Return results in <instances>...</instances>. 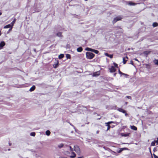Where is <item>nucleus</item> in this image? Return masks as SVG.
<instances>
[{
  "label": "nucleus",
  "instance_id": "obj_19",
  "mask_svg": "<svg viewBox=\"0 0 158 158\" xmlns=\"http://www.w3.org/2000/svg\"><path fill=\"white\" fill-rule=\"evenodd\" d=\"M153 63L155 64L158 65V60H153Z\"/></svg>",
  "mask_w": 158,
  "mask_h": 158
},
{
  "label": "nucleus",
  "instance_id": "obj_57",
  "mask_svg": "<svg viewBox=\"0 0 158 158\" xmlns=\"http://www.w3.org/2000/svg\"><path fill=\"white\" fill-rule=\"evenodd\" d=\"M8 150H10V149H8Z\"/></svg>",
  "mask_w": 158,
  "mask_h": 158
},
{
  "label": "nucleus",
  "instance_id": "obj_40",
  "mask_svg": "<svg viewBox=\"0 0 158 158\" xmlns=\"http://www.w3.org/2000/svg\"><path fill=\"white\" fill-rule=\"evenodd\" d=\"M69 148H70V151L71 152H72L73 151V148L71 146H69Z\"/></svg>",
  "mask_w": 158,
  "mask_h": 158
},
{
  "label": "nucleus",
  "instance_id": "obj_5",
  "mask_svg": "<svg viewBox=\"0 0 158 158\" xmlns=\"http://www.w3.org/2000/svg\"><path fill=\"white\" fill-rule=\"evenodd\" d=\"M109 69L110 72H114L116 71V69L113 66H111V68H110Z\"/></svg>",
  "mask_w": 158,
  "mask_h": 158
},
{
  "label": "nucleus",
  "instance_id": "obj_34",
  "mask_svg": "<svg viewBox=\"0 0 158 158\" xmlns=\"http://www.w3.org/2000/svg\"><path fill=\"white\" fill-rule=\"evenodd\" d=\"M90 49V48L87 47L85 48V50L86 51H89Z\"/></svg>",
  "mask_w": 158,
  "mask_h": 158
},
{
  "label": "nucleus",
  "instance_id": "obj_32",
  "mask_svg": "<svg viewBox=\"0 0 158 158\" xmlns=\"http://www.w3.org/2000/svg\"><path fill=\"white\" fill-rule=\"evenodd\" d=\"M106 125L107 126V131L111 127L110 125H108L107 124H106Z\"/></svg>",
  "mask_w": 158,
  "mask_h": 158
},
{
  "label": "nucleus",
  "instance_id": "obj_1",
  "mask_svg": "<svg viewBox=\"0 0 158 158\" xmlns=\"http://www.w3.org/2000/svg\"><path fill=\"white\" fill-rule=\"evenodd\" d=\"M43 7V3L40 1H38L35 3L34 8L35 12H39L41 10Z\"/></svg>",
  "mask_w": 158,
  "mask_h": 158
},
{
  "label": "nucleus",
  "instance_id": "obj_16",
  "mask_svg": "<svg viewBox=\"0 0 158 158\" xmlns=\"http://www.w3.org/2000/svg\"><path fill=\"white\" fill-rule=\"evenodd\" d=\"M150 52V51H146L143 52V53L146 55V56L149 54Z\"/></svg>",
  "mask_w": 158,
  "mask_h": 158
},
{
  "label": "nucleus",
  "instance_id": "obj_25",
  "mask_svg": "<svg viewBox=\"0 0 158 158\" xmlns=\"http://www.w3.org/2000/svg\"><path fill=\"white\" fill-rule=\"evenodd\" d=\"M135 4L132 2H130L128 3V5H130V6H134L135 5Z\"/></svg>",
  "mask_w": 158,
  "mask_h": 158
},
{
  "label": "nucleus",
  "instance_id": "obj_42",
  "mask_svg": "<svg viewBox=\"0 0 158 158\" xmlns=\"http://www.w3.org/2000/svg\"><path fill=\"white\" fill-rule=\"evenodd\" d=\"M155 142L157 143V144H158V138H157V140H155Z\"/></svg>",
  "mask_w": 158,
  "mask_h": 158
},
{
  "label": "nucleus",
  "instance_id": "obj_47",
  "mask_svg": "<svg viewBox=\"0 0 158 158\" xmlns=\"http://www.w3.org/2000/svg\"><path fill=\"white\" fill-rule=\"evenodd\" d=\"M99 131H97L96 132V133L97 134H98V133H99Z\"/></svg>",
  "mask_w": 158,
  "mask_h": 158
},
{
  "label": "nucleus",
  "instance_id": "obj_27",
  "mask_svg": "<svg viewBox=\"0 0 158 158\" xmlns=\"http://www.w3.org/2000/svg\"><path fill=\"white\" fill-rule=\"evenodd\" d=\"M30 135L32 136H35V132H32L31 133Z\"/></svg>",
  "mask_w": 158,
  "mask_h": 158
},
{
  "label": "nucleus",
  "instance_id": "obj_8",
  "mask_svg": "<svg viewBox=\"0 0 158 158\" xmlns=\"http://www.w3.org/2000/svg\"><path fill=\"white\" fill-rule=\"evenodd\" d=\"M12 28V26L11 25V24H8L4 27V28L6 29L8 28Z\"/></svg>",
  "mask_w": 158,
  "mask_h": 158
},
{
  "label": "nucleus",
  "instance_id": "obj_23",
  "mask_svg": "<svg viewBox=\"0 0 158 158\" xmlns=\"http://www.w3.org/2000/svg\"><path fill=\"white\" fill-rule=\"evenodd\" d=\"M123 64H125L127 60H126V58L125 57H123Z\"/></svg>",
  "mask_w": 158,
  "mask_h": 158
},
{
  "label": "nucleus",
  "instance_id": "obj_3",
  "mask_svg": "<svg viewBox=\"0 0 158 158\" xmlns=\"http://www.w3.org/2000/svg\"><path fill=\"white\" fill-rule=\"evenodd\" d=\"M74 150L78 154L81 153L80 150L78 146L77 145H75L74 147Z\"/></svg>",
  "mask_w": 158,
  "mask_h": 158
},
{
  "label": "nucleus",
  "instance_id": "obj_45",
  "mask_svg": "<svg viewBox=\"0 0 158 158\" xmlns=\"http://www.w3.org/2000/svg\"><path fill=\"white\" fill-rule=\"evenodd\" d=\"M12 28H10L8 31V32L12 30Z\"/></svg>",
  "mask_w": 158,
  "mask_h": 158
},
{
  "label": "nucleus",
  "instance_id": "obj_7",
  "mask_svg": "<svg viewBox=\"0 0 158 158\" xmlns=\"http://www.w3.org/2000/svg\"><path fill=\"white\" fill-rule=\"evenodd\" d=\"M59 65V61L57 60L56 61V63L54 64H53V67L55 68H56L58 67Z\"/></svg>",
  "mask_w": 158,
  "mask_h": 158
},
{
  "label": "nucleus",
  "instance_id": "obj_18",
  "mask_svg": "<svg viewBox=\"0 0 158 158\" xmlns=\"http://www.w3.org/2000/svg\"><path fill=\"white\" fill-rule=\"evenodd\" d=\"M56 36L59 37H61L62 36V33L60 32H58L56 34Z\"/></svg>",
  "mask_w": 158,
  "mask_h": 158
},
{
  "label": "nucleus",
  "instance_id": "obj_49",
  "mask_svg": "<svg viewBox=\"0 0 158 158\" xmlns=\"http://www.w3.org/2000/svg\"><path fill=\"white\" fill-rule=\"evenodd\" d=\"M34 51L35 52H36V49H34Z\"/></svg>",
  "mask_w": 158,
  "mask_h": 158
},
{
  "label": "nucleus",
  "instance_id": "obj_38",
  "mask_svg": "<svg viewBox=\"0 0 158 158\" xmlns=\"http://www.w3.org/2000/svg\"><path fill=\"white\" fill-rule=\"evenodd\" d=\"M130 64L133 65V62L132 60H131Z\"/></svg>",
  "mask_w": 158,
  "mask_h": 158
},
{
  "label": "nucleus",
  "instance_id": "obj_31",
  "mask_svg": "<svg viewBox=\"0 0 158 158\" xmlns=\"http://www.w3.org/2000/svg\"><path fill=\"white\" fill-rule=\"evenodd\" d=\"M93 52L97 54L98 53L99 51L97 50L94 49V51H93Z\"/></svg>",
  "mask_w": 158,
  "mask_h": 158
},
{
  "label": "nucleus",
  "instance_id": "obj_52",
  "mask_svg": "<svg viewBox=\"0 0 158 158\" xmlns=\"http://www.w3.org/2000/svg\"><path fill=\"white\" fill-rule=\"evenodd\" d=\"M127 58V59H128V57L127 56H126V57L125 58Z\"/></svg>",
  "mask_w": 158,
  "mask_h": 158
},
{
  "label": "nucleus",
  "instance_id": "obj_14",
  "mask_svg": "<svg viewBox=\"0 0 158 158\" xmlns=\"http://www.w3.org/2000/svg\"><path fill=\"white\" fill-rule=\"evenodd\" d=\"M83 48L81 47H79L77 49V51L78 52H81L82 51Z\"/></svg>",
  "mask_w": 158,
  "mask_h": 158
},
{
  "label": "nucleus",
  "instance_id": "obj_22",
  "mask_svg": "<svg viewBox=\"0 0 158 158\" xmlns=\"http://www.w3.org/2000/svg\"><path fill=\"white\" fill-rule=\"evenodd\" d=\"M129 134L127 133H123L122 134V136L124 137H127L128 136Z\"/></svg>",
  "mask_w": 158,
  "mask_h": 158
},
{
  "label": "nucleus",
  "instance_id": "obj_12",
  "mask_svg": "<svg viewBox=\"0 0 158 158\" xmlns=\"http://www.w3.org/2000/svg\"><path fill=\"white\" fill-rule=\"evenodd\" d=\"M105 55L109 57L110 58H112L113 57V55H110L107 53H105Z\"/></svg>",
  "mask_w": 158,
  "mask_h": 158
},
{
  "label": "nucleus",
  "instance_id": "obj_13",
  "mask_svg": "<svg viewBox=\"0 0 158 158\" xmlns=\"http://www.w3.org/2000/svg\"><path fill=\"white\" fill-rule=\"evenodd\" d=\"M131 129L135 131H136L137 130V128L135 126L133 125V126H131Z\"/></svg>",
  "mask_w": 158,
  "mask_h": 158
},
{
  "label": "nucleus",
  "instance_id": "obj_37",
  "mask_svg": "<svg viewBox=\"0 0 158 158\" xmlns=\"http://www.w3.org/2000/svg\"><path fill=\"white\" fill-rule=\"evenodd\" d=\"M119 74H124V73H122L119 70Z\"/></svg>",
  "mask_w": 158,
  "mask_h": 158
},
{
  "label": "nucleus",
  "instance_id": "obj_33",
  "mask_svg": "<svg viewBox=\"0 0 158 158\" xmlns=\"http://www.w3.org/2000/svg\"><path fill=\"white\" fill-rule=\"evenodd\" d=\"M123 151V148H121L119 150L118 152V153H120L122 151Z\"/></svg>",
  "mask_w": 158,
  "mask_h": 158
},
{
  "label": "nucleus",
  "instance_id": "obj_35",
  "mask_svg": "<svg viewBox=\"0 0 158 158\" xmlns=\"http://www.w3.org/2000/svg\"><path fill=\"white\" fill-rule=\"evenodd\" d=\"M113 64H114V66L115 67H117V68L118 67V64H116V63H114Z\"/></svg>",
  "mask_w": 158,
  "mask_h": 158
},
{
  "label": "nucleus",
  "instance_id": "obj_9",
  "mask_svg": "<svg viewBox=\"0 0 158 158\" xmlns=\"http://www.w3.org/2000/svg\"><path fill=\"white\" fill-rule=\"evenodd\" d=\"M118 110L119 111V112H121L123 113H125V112H126V110H123L122 108H119L118 109Z\"/></svg>",
  "mask_w": 158,
  "mask_h": 158
},
{
  "label": "nucleus",
  "instance_id": "obj_48",
  "mask_svg": "<svg viewBox=\"0 0 158 158\" xmlns=\"http://www.w3.org/2000/svg\"><path fill=\"white\" fill-rule=\"evenodd\" d=\"M135 60L138 61V59H136V58H135Z\"/></svg>",
  "mask_w": 158,
  "mask_h": 158
},
{
  "label": "nucleus",
  "instance_id": "obj_43",
  "mask_svg": "<svg viewBox=\"0 0 158 158\" xmlns=\"http://www.w3.org/2000/svg\"><path fill=\"white\" fill-rule=\"evenodd\" d=\"M123 148V150H127L128 149V148Z\"/></svg>",
  "mask_w": 158,
  "mask_h": 158
},
{
  "label": "nucleus",
  "instance_id": "obj_17",
  "mask_svg": "<svg viewBox=\"0 0 158 158\" xmlns=\"http://www.w3.org/2000/svg\"><path fill=\"white\" fill-rule=\"evenodd\" d=\"M158 26V23L156 22L153 23L152 24V26L154 27H155Z\"/></svg>",
  "mask_w": 158,
  "mask_h": 158
},
{
  "label": "nucleus",
  "instance_id": "obj_26",
  "mask_svg": "<svg viewBox=\"0 0 158 158\" xmlns=\"http://www.w3.org/2000/svg\"><path fill=\"white\" fill-rule=\"evenodd\" d=\"M114 123V122L113 121H110V122H108L107 123H105V124H107L108 125H110V124L112 123Z\"/></svg>",
  "mask_w": 158,
  "mask_h": 158
},
{
  "label": "nucleus",
  "instance_id": "obj_10",
  "mask_svg": "<svg viewBox=\"0 0 158 158\" xmlns=\"http://www.w3.org/2000/svg\"><path fill=\"white\" fill-rule=\"evenodd\" d=\"M99 75V73L98 72L93 73V76L94 77H96Z\"/></svg>",
  "mask_w": 158,
  "mask_h": 158
},
{
  "label": "nucleus",
  "instance_id": "obj_30",
  "mask_svg": "<svg viewBox=\"0 0 158 158\" xmlns=\"http://www.w3.org/2000/svg\"><path fill=\"white\" fill-rule=\"evenodd\" d=\"M156 142H155V141H153L151 143V145L152 146H154L155 145V143Z\"/></svg>",
  "mask_w": 158,
  "mask_h": 158
},
{
  "label": "nucleus",
  "instance_id": "obj_54",
  "mask_svg": "<svg viewBox=\"0 0 158 158\" xmlns=\"http://www.w3.org/2000/svg\"><path fill=\"white\" fill-rule=\"evenodd\" d=\"M2 14V13L0 12V15H1Z\"/></svg>",
  "mask_w": 158,
  "mask_h": 158
},
{
  "label": "nucleus",
  "instance_id": "obj_28",
  "mask_svg": "<svg viewBox=\"0 0 158 158\" xmlns=\"http://www.w3.org/2000/svg\"><path fill=\"white\" fill-rule=\"evenodd\" d=\"M64 146V145L62 143L58 145V147L59 148H62Z\"/></svg>",
  "mask_w": 158,
  "mask_h": 158
},
{
  "label": "nucleus",
  "instance_id": "obj_50",
  "mask_svg": "<svg viewBox=\"0 0 158 158\" xmlns=\"http://www.w3.org/2000/svg\"><path fill=\"white\" fill-rule=\"evenodd\" d=\"M1 34H2L1 32V31H0V36L1 35Z\"/></svg>",
  "mask_w": 158,
  "mask_h": 158
},
{
  "label": "nucleus",
  "instance_id": "obj_20",
  "mask_svg": "<svg viewBox=\"0 0 158 158\" xmlns=\"http://www.w3.org/2000/svg\"><path fill=\"white\" fill-rule=\"evenodd\" d=\"M64 57V55L62 54H60L58 56V58L60 59Z\"/></svg>",
  "mask_w": 158,
  "mask_h": 158
},
{
  "label": "nucleus",
  "instance_id": "obj_51",
  "mask_svg": "<svg viewBox=\"0 0 158 158\" xmlns=\"http://www.w3.org/2000/svg\"><path fill=\"white\" fill-rule=\"evenodd\" d=\"M124 74H123V75H127V74H125V73H124Z\"/></svg>",
  "mask_w": 158,
  "mask_h": 158
},
{
  "label": "nucleus",
  "instance_id": "obj_36",
  "mask_svg": "<svg viewBox=\"0 0 158 158\" xmlns=\"http://www.w3.org/2000/svg\"><path fill=\"white\" fill-rule=\"evenodd\" d=\"M154 158H158V156L155 154H153Z\"/></svg>",
  "mask_w": 158,
  "mask_h": 158
},
{
  "label": "nucleus",
  "instance_id": "obj_29",
  "mask_svg": "<svg viewBox=\"0 0 158 158\" xmlns=\"http://www.w3.org/2000/svg\"><path fill=\"white\" fill-rule=\"evenodd\" d=\"M66 57L67 59H70L71 57V56L70 54H66Z\"/></svg>",
  "mask_w": 158,
  "mask_h": 158
},
{
  "label": "nucleus",
  "instance_id": "obj_56",
  "mask_svg": "<svg viewBox=\"0 0 158 158\" xmlns=\"http://www.w3.org/2000/svg\"><path fill=\"white\" fill-rule=\"evenodd\" d=\"M85 0V1H87L88 0Z\"/></svg>",
  "mask_w": 158,
  "mask_h": 158
},
{
  "label": "nucleus",
  "instance_id": "obj_4",
  "mask_svg": "<svg viewBox=\"0 0 158 158\" xmlns=\"http://www.w3.org/2000/svg\"><path fill=\"white\" fill-rule=\"evenodd\" d=\"M122 18L121 16H118L114 18L113 21V24L115 23L117 21L120 20L122 19Z\"/></svg>",
  "mask_w": 158,
  "mask_h": 158
},
{
  "label": "nucleus",
  "instance_id": "obj_53",
  "mask_svg": "<svg viewBox=\"0 0 158 158\" xmlns=\"http://www.w3.org/2000/svg\"><path fill=\"white\" fill-rule=\"evenodd\" d=\"M77 158H82V157H78Z\"/></svg>",
  "mask_w": 158,
  "mask_h": 158
},
{
  "label": "nucleus",
  "instance_id": "obj_44",
  "mask_svg": "<svg viewBox=\"0 0 158 158\" xmlns=\"http://www.w3.org/2000/svg\"><path fill=\"white\" fill-rule=\"evenodd\" d=\"M125 114V116H127L128 115V114L126 113V112H125V113H124Z\"/></svg>",
  "mask_w": 158,
  "mask_h": 158
},
{
  "label": "nucleus",
  "instance_id": "obj_41",
  "mask_svg": "<svg viewBox=\"0 0 158 158\" xmlns=\"http://www.w3.org/2000/svg\"><path fill=\"white\" fill-rule=\"evenodd\" d=\"M127 98L129 99H131V97L130 96H127Z\"/></svg>",
  "mask_w": 158,
  "mask_h": 158
},
{
  "label": "nucleus",
  "instance_id": "obj_2",
  "mask_svg": "<svg viewBox=\"0 0 158 158\" xmlns=\"http://www.w3.org/2000/svg\"><path fill=\"white\" fill-rule=\"evenodd\" d=\"M86 57L88 59H91L95 55L92 52H86Z\"/></svg>",
  "mask_w": 158,
  "mask_h": 158
},
{
  "label": "nucleus",
  "instance_id": "obj_15",
  "mask_svg": "<svg viewBox=\"0 0 158 158\" xmlns=\"http://www.w3.org/2000/svg\"><path fill=\"white\" fill-rule=\"evenodd\" d=\"M72 155L70 156V158H73L75 157L76 155L75 153H74L73 152H72Z\"/></svg>",
  "mask_w": 158,
  "mask_h": 158
},
{
  "label": "nucleus",
  "instance_id": "obj_46",
  "mask_svg": "<svg viewBox=\"0 0 158 158\" xmlns=\"http://www.w3.org/2000/svg\"><path fill=\"white\" fill-rule=\"evenodd\" d=\"M117 73H114V76H116V74Z\"/></svg>",
  "mask_w": 158,
  "mask_h": 158
},
{
  "label": "nucleus",
  "instance_id": "obj_21",
  "mask_svg": "<svg viewBox=\"0 0 158 158\" xmlns=\"http://www.w3.org/2000/svg\"><path fill=\"white\" fill-rule=\"evenodd\" d=\"M50 133H51L50 132V131L49 130H47V131H46L45 132L47 136L49 135L50 134Z\"/></svg>",
  "mask_w": 158,
  "mask_h": 158
},
{
  "label": "nucleus",
  "instance_id": "obj_24",
  "mask_svg": "<svg viewBox=\"0 0 158 158\" xmlns=\"http://www.w3.org/2000/svg\"><path fill=\"white\" fill-rule=\"evenodd\" d=\"M16 19L15 18L13 21L10 24H11V25L12 26V27H13V26L14 25V24L15 23V21H16Z\"/></svg>",
  "mask_w": 158,
  "mask_h": 158
},
{
  "label": "nucleus",
  "instance_id": "obj_11",
  "mask_svg": "<svg viewBox=\"0 0 158 158\" xmlns=\"http://www.w3.org/2000/svg\"><path fill=\"white\" fill-rule=\"evenodd\" d=\"M35 88V85L32 86L30 89L29 91L32 92L34 91Z\"/></svg>",
  "mask_w": 158,
  "mask_h": 158
},
{
  "label": "nucleus",
  "instance_id": "obj_55",
  "mask_svg": "<svg viewBox=\"0 0 158 158\" xmlns=\"http://www.w3.org/2000/svg\"><path fill=\"white\" fill-rule=\"evenodd\" d=\"M9 145H11V144H10V143H9Z\"/></svg>",
  "mask_w": 158,
  "mask_h": 158
},
{
  "label": "nucleus",
  "instance_id": "obj_6",
  "mask_svg": "<svg viewBox=\"0 0 158 158\" xmlns=\"http://www.w3.org/2000/svg\"><path fill=\"white\" fill-rule=\"evenodd\" d=\"M5 45V43L4 41H2L0 43V49H1Z\"/></svg>",
  "mask_w": 158,
  "mask_h": 158
},
{
  "label": "nucleus",
  "instance_id": "obj_39",
  "mask_svg": "<svg viewBox=\"0 0 158 158\" xmlns=\"http://www.w3.org/2000/svg\"><path fill=\"white\" fill-rule=\"evenodd\" d=\"M94 49H93L92 48H90L89 51L92 52H93V51H94Z\"/></svg>",
  "mask_w": 158,
  "mask_h": 158
}]
</instances>
